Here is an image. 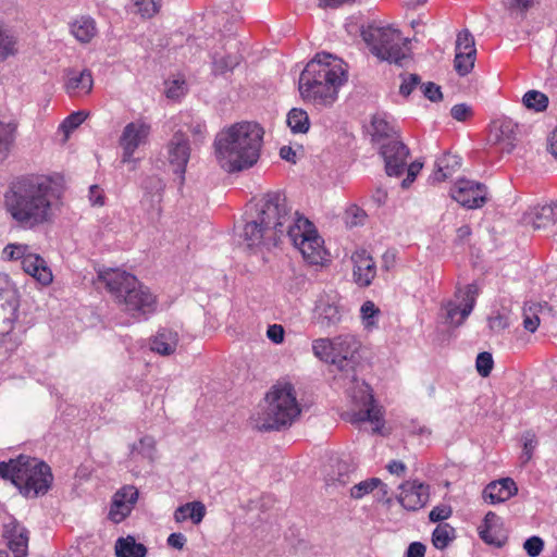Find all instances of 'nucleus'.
Listing matches in <instances>:
<instances>
[{
    "label": "nucleus",
    "instance_id": "f257e3e1",
    "mask_svg": "<svg viewBox=\"0 0 557 557\" xmlns=\"http://www.w3.org/2000/svg\"><path fill=\"white\" fill-rule=\"evenodd\" d=\"M60 195L47 176L28 175L13 181L4 193V209L14 225L30 231L51 224Z\"/></svg>",
    "mask_w": 557,
    "mask_h": 557
},
{
    "label": "nucleus",
    "instance_id": "f03ea898",
    "mask_svg": "<svg viewBox=\"0 0 557 557\" xmlns=\"http://www.w3.org/2000/svg\"><path fill=\"white\" fill-rule=\"evenodd\" d=\"M257 219L281 238L287 236L310 264L323 261V240L314 225L298 212L293 213L284 193L269 191L257 205Z\"/></svg>",
    "mask_w": 557,
    "mask_h": 557
},
{
    "label": "nucleus",
    "instance_id": "7ed1b4c3",
    "mask_svg": "<svg viewBox=\"0 0 557 557\" xmlns=\"http://www.w3.org/2000/svg\"><path fill=\"white\" fill-rule=\"evenodd\" d=\"M263 128L252 122H242L220 132L214 140L219 165L227 173L251 168L260 157Z\"/></svg>",
    "mask_w": 557,
    "mask_h": 557
},
{
    "label": "nucleus",
    "instance_id": "20e7f679",
    "mask_svg": "<svg viewBox=\"0 0 557 557\" xmlns=\"http://www.w3.org/2000/svg\"><path fill=\"white\" fill-rule=\"evenodd\" d=\"M347 81L342 60L330 53H317L301 72L298 89L301 98L315 107H330L338 97V89Z\"/></svg>",
    "mask_w": 557,
    "mask_h": 557
},
{
    "label": "nucleus",
    "instance_id": "39448f33",
    "mask_svg": "<svg viewBox=\"0 0 557 557\" xmlns=\"http://www.w3.org/2000/svg\"><path fill=\"white\" fill-rule=\"evenodd\" d=\"M114 302L133 318H146L157 310V297L135 275L120 269L98 272Z\"/></svg>",
    "mask_w": 557,
    "mask_h": 557
},
{
    "label": "nucleus",
    "instance_id": "423d86ee",
    "mask_svg": "<svg viewBox=\"0 0 557 557\" xmlns=\"http://www.w3.org/2000/svg\"><path fill=\"white\" fill-rule=\"evenodd\" d=\"M0 476L11 480L26 497L45 495L53 481L51 468L45 461L25 455L0 462Z\"/></svg>",
    "mask_w": 557,
    "mask_h": 557
},
{
    "label": "nucleus",
    "instance_id": "0eeeda50",
    "mask_svg": "<svg viewBox=\"0 0 557 557\" xmlns=\"http://www.w3.org/2000/svg\"><path fill=\"white\" fill-rule=\"evenodd\" d=\"M265 400L268 403L265 417L260 425L263 431L288 426L300 414L301 410L296 399L295 388L290 383L274 385L267 394Z\"/></svg>",
    "mask_w": 557,
    "mask_h": 557
},
{
    "label": "nucleus",
    "instance_id": "6e6552de",
    "mask_svg": "<svg viewBox=\"0 0 557 557\" xmlns=\"http://www.w3.org/2000/svg\"><path fill=\"white\" fill-rule=\"evenodd\" d=\"M370 51L381 61L401 64L407 57V39L399 30L389 26L369 25L361 30Z\"/></svg>",
    "mask_w": 557,
    "mask_h": 557
},
{
    "label": "nucleus",
    "instance_id": "1a4fd4ad",
    "mask_svg": "<svg viewBox=\"0 0 557 557\" xmlns=\"http://www.w3.org/2000/svg\"><path fill=\"white\" fill-rule=\"evenodd\" d=\"M20 295L9 275L0 272V334L12 332L18 318Z\"/></svg>",
    "mask_w": 557,
    "mask_h": 557
},
{
    "label": "nucleus",
    "instance_id": "9d476101",
    "mask_svg": "<svg viewBox=\"0 0 557 557\" xmlns=\"http://www.w3.org/2000/svg\"><path fill=\"white\" fill-rule=\"evenodd\" d=\"M352 403L356 409L351 412L350 421L372 422L375 424L374 431L379 432L382 426V410L374 400L372 391L368 384L362 383L352 394Z\"/></svg>",
    "mask_w": 557,
    "mask_h": 557
},
{
    "label": "nucleus",
    "instance_id": "9b49d317",
    "mask_svg": "<svg viewBox=\"0 0 557 557\" xmlns=\"http://www.w3.org/2000/svg\"><path fill=\"white\" fill-rule=\"evenodd\" d=\"M151 127L144 121H135L126 124L120 137V146L123 150L122 162L135 163L134 153L137 148L148 141Z\"/></svg>",
    "mask_w": 557,
    "mask_h": 557
},
{
    "label": "nucleus",
    "instance_id": "f8f14e48",
    "mask_svg": "<svg viewBox=\"0 0 557 557\" xmlns=\"http://www.w3.org/2000/svg\"><path fill=\"white\" fill-rule=\"evenodd\" d=\"M317 324L323 329L336 327L345 318V309L339 304L336 293H324L320 295L314 308Z\"/></svg>",
    "mask_w": 557,
    "mask_h": 557
},
{
    "label": "nucleus",
    "instance_id": "ddd939ff",
    "mask_svg": "<svg viewBox=\"0 0 557 557\" xmlns=\"http://www.w3.org/2000/svg\"><path fill=\"white\" fill-rule=\"evenodd\" d=\"M450 195L454 200L468 209L481 208L487 201L486 186L467 178L458 180L450 189Z\"/></svg>",
    "mask_w": 557,
    "mask_h": 557
},
{
    "label": "nucleus",
    "instance_id": "4468645a",
    "mask_svg": "<svg viewBox=\"0 0 557 557\" xmlns=\"http://www.w3.org/2000/svg\"><path fill=\"white\" fill-rule=\"evenodd\" d=\"M380 153L385 162V172L388 176H400L409 157V148L398 138L382 144Z\"/></svg>",
    "mask_w": 557,
    "mask_h": 557
},
{
    "label": "nucleus",
    "instance_id": "2eb2a0df",
    "mask_svg": "<svg viewBox=\"0 0 557 557\" xmlns=\"http://www.w3.org/2000/svg\"><path fill=\"white\" fill-rule=\"evenodd\" d=\"M243 238L248 248L267 250L277 246L281 240L275 231L265 227L257 218L245 224Z\"/></svg>",
    "mask_w": 557,
    "mask_h": 557
},
{
    "label": "nucleus",
    "instance_id": "dca6fc26",
    "mask_svg": "<svg viewBox=\"0 0 557 557\" xmlns=\"http://www.w3.org/2000/svg\"><path fill=\"white\" fill-rule=\"evenodd\" d=\"M189 158L190 146L188 137L182 131H177L173 134L168 144V159L170 164L173 166L174 173L180 175L181 183L184 182V174Z\"/></svg>",
    "mask_w": 557,
    "mask_h": 557
},
{
    "label": "nucleus",
    "instance_id": "f3484780",
    "mask_svg": "<svg viewBox=\"0 0 557 557\" xmlns=\"http://www.w3.org/2000/svg\"><path fill=\"white\" fill-rule=\"evenodd\" d=\"M488 141L502 152L510 153L518 141V124L509 117L495 121L492 125Z\"/></svg>",
    "mask_w": 557,
    "mask_h": 557
},
{
    "label": "nucleus",
    "instance_id": "a211bd4d",
    "mask_svg": "<svg viewBox=\"0 0 557 557\" xmlns=\"http://www.w3.org/2000/svg\"><path fill=\"white\" fill-rule=\"evenodd\" d=\"M478 294L479 288L476 284H468L466 286V290L462 294L461 301L459 304L449 301L445 307L446 321L454 326L461 325L468 315L472 312Z\"/></svg>",
    "mask_w": 557,
    "mask_h": 557
},
{
    "label": "nucleus",
    "instance_id": "6ab92c4d",
    "mask_svg": "<svg viewBox=\"0 0 557 557\" xmlns=\"http://www.w3.org/2000/svg\"><path fill=\"white\" fill-rule=\"evenodd\" d=\"M398 502L407 510H419L430 498V486L419 481H407L400 485Z\"/></svg>",
    "mask_w": 557,
    "mask_h": 557
},
{
    "label": "nucleus",
    "instance_id": "aec40b11",
    "mask_svg": "<svg viewBox=\"0 0 557 557\" xmlns=\"http://www.w3.org/2000/svg\"><path fill=\"white\" fill-rule=\"evenodd\" d=\"M138 499V491L133 485L123 486L112 499L108 518L114 522H122L132 511Z\"/></svg>",
    "mask_w": 557,
    "mask_h": 557
},
{
    "label": "nucleus",
    "instance_id": "412c9836",
    "mask_svg": "<svg viewBox=\"0 0 557 557\" xmlns=\"http://www.w3.org/2000/svg\"><path fill=\"white\" fill-rule=\"evenodd\" d=\"M360 348V342L356 336L350 334L339 335L335 337L334 359L335 366L341 371L352 369L355 364L356 354Z\"/></svg>",
    "mask_w": 557,
    "mask_h": 557
},
{
    "label": "nucleus",
    "instance_id": "4be33fe9",
    "mask_svg": "<svg viewBox=\"0 0 557 557\" xmlns=\"http://www.w3.org/2000/svg\"><path fill=\"white\" fill-rule=\"evenodd\" d=\"M3 536L12 557H27L28 531L25 527L12 520L3 525Z\"/></svg>",
    "mask_w": 557,
    "mask_h": 557
},
{
    "label": "nucleus",
    "instance_id": "5701e85b",
    "mask_svg": "<svg viewBox=\"0 0 557 557\" xmlns=\"http://www.w3.org/2000/svg\"><path fill=\"white\" fill-rule=\"evenodd\" d=\"M480 537L487 544L502 547L507 541V532L503 528L502 519L493 511H488L479 527Z\"/></svg>",
    "mask_w": 557,
    "mask_h": 557
},
{
    "label": "nucleus",
    "instance_id": "b1692460",
    "mask_svg": "<svg viewBox=\"0 0 557 557\" xmlns=\"http://www.w3.org/2000/svg\"><path fill=\"white\" fill-rule=\"evenodd\" d=\"M94 78L90 70L84 69L76 71L70 69L66 71L65 91L71 97L88 95L92 90Z\"/></svg>",
    "mask_w": 557,
    "mask_h": 557
},
{
    "label": "nucleus",
    "instance_id": "393cba45",
    "mask_svg": "<svg viewBox=\"0 0 557 557\" xmlns=\"http://www.w3.org/2000/svg\"><path fill=\"white\" fill-rule=\"evenodd\" d=\"M517 484L510 478H504L488 483L483 490V498L490 504L504 503L516 495Z\"/></svg>",
    "mask_w": 557,
    "mask_h": 557
},
{
    "label": "nucleus",
    "instance_id": "a878e982",
    "mask_svg": "<svg viewBox=\"0 0 557 557\" xmlns=\"http://www.w3.org/2000/svg\"><path fill=\"white\" fill-rule=\"evenodd\" d=\"M352 261L355 263V282L362 287L369 286L376 274V267L372 257L366 250H362L352 256Z\"/></svg>",
    "mask_w": 557,
    "mask_h": 557
},
{
    "label": "nucleus",
    "instance_id": "bb28decb",
    "mask_svg": "<svg viewBox=\"0 0 557 557\" xmlns=\"http://www.w3.org/2000/svg\"><path fill=\"white\" fill-rule=\"evenodd\" d=\"M25 273L33 276L42 285H49L52 282V273L46 261L37 253H29L21 263Z\"/></svg>",
    "mask_w": 557,
    "mask_h": 557
},
{
    "label": "nucleus",
    "instance_id": "cd10ccee",
    "mask_svg": "<svg viewBox=\"0 0 557 557\" xmlns=\"http://www.w3.org/2000/svg\"><path fill=\"white\" fill-rule=\"evenodd\" d=\"M178 344V334L170 329H161L152 338L150 348L162 356L172 355Z\"/></svg>",
    "mask_w": 557,
    "mask_h": 557
},
{
    "label": "nucleus",
    "instance_id": "c85d7f7f",
    "mask_svg": "<svg viewBox=\"0 0 557 557\" xmlns=\"http://www.w3.org/2000/svg\"><path fill=\"white\" fill-rule=\"evenodd\" d=\"M141 187L145 190L143 202L151 209H156L161 202L165 184L159 176L151 175L143 181Z\"/></svg>",
    "mask_w": 557,
    "mask_h": 557
},
{
    "label": "nucleus",
    "instance_id": "c756f323",
    "mask_svg": "<svg viewBox=\"0 0 557 557\" xmlns=\"http://www.w3.org/2000/svg\"><path fill=\"white\" fill-rule=\"evenodd\" d=\"M461 165V160L458 156L444 153L435 162V170L431 176L433 182H443L450 177L454 172Z\"/></svg>",
    "mask_w": 557,
    "mask_h": 557
},
{
    "label": "nucleus",
    "instance_id": "7c9ffc66",
    "mask_svg": "<svg viewBox=\"0 0 557 557\" xmlns=\"http://www.w3.org/2000/svg\"><path fill=\"white\" fill-rule=\"evenodd\" d=\"M206 515V507L201 502L186 503L174 511V520L182 523L190 519L194 524H199Z\"/></svg>",
    "mask_w": 557,
    "mask_h": 557
},
{
    "label": "nucleus",
    "instance_id": "2f4dec72",
    "mask_svg": "<svg viewBox=\"0 0 557 557\" xmlns=\"http://www.w3.org/2000/svg\"><path fill=\"white\" fill-rule=\"evenodd\" d=\"M156 442L151 436H144L137 444L131 446L129 459L138 461L145 459L148 462H153L156 457Z\"/></svg>",
    "mask_w": 557,
    "mask_h": 557
},
{
    "label": "nucleus",
    "instance_id": "473e14b6",
    "mask_svg": "<svg viewBox=\"0 0 557 557\" xmlns=\"http://www.w3.org/2000/svg\"><path fill=\"white\" fill-rule=\"evenodd\" d=\"M71 33L81 42H89L97 34L96 23L92 18L82 16L71 24Z\"/></svg>",
    "mask_w": 557,
    "mask_h": 557
},
{
    "label": "nucleus",
    "instance_id": "72a5a7b5",
    "mask_svg": "<svg viewBox=\"0 0 557 557\" xmlns=\"http://www.w3.org/2000/svg\"><path fill=\"white\" fill-rule=\"evenodd\" d=\"M115 554L116 557H145L147 548L133 536L120 537L115 543Z\"/></svg>",
    "mask_w": 557,
    "mask_h": 557
},
{
    "label": "nucleus",
    "instance_id": "f704fd0d",
    "mask_svg": "<svg viewBox=\"0 0 557 557\" xmlns=\"http://www.w3.org/2000/svg\"><path fill=\"white\" fill-rule=\"evenodd\" d=\"M543 309L550 310L552 308L547 302H525L523 306V327L534 333L540 325V317L539 313L543 311Z\"/></svg>",
    "mask_w": 557,
    "mask_h": 557
},
{
    "label": "nucleus",
    "instance_id": "c9c22d12",
    "mask_svg": "<svg viewBox=\"0 0 557 557\" xmlns=\"http://www.w3.org/2000/svg\"><path fill=\"white\" fill-rule=\"evenodd\" d=\"M372 127V139L379 141L383 138H391L394 135H397V131L394 125H392L385 116L381 114H375L371 121Z\"/></svg>",
    "mask_w": 557,
    "mask_h": 557
},
{
    "label": "nucleus",
    "instance_id": "e433bc0d",
    "mask_svg": "<svg viewBox=\"0 0 557 557\" xmlns=\"http://www.w3.org/2000/svg\"><path fill=\"white\" fill-rule=\"evenodd\" d=\"M334 345L335 337L330 338H318L312 342L313 355L324 362H329L335 366L334 359Z\"/></svg>",
    "mask_w": 557,
    "mask_h": 557
},
{
    "label": "nucleus",
    "instance_id": "4c0bfd02",
    "mask_svg": "<svg viewBox=\"0 0 557 557\" xmlns=\"http://www.w3.org/2000/svg\"><path fill=\"white\" fill-rule=\"evenodd\" d=\"M287 124L293 133H307L310 127L308 113L302 109H292L287 114Z\"/></svg>",
    "mask_w": 557,
    "mask_h": 557
},
{
    "label": "nucleus",
    "instance_id": "58836bf2",
    "mask_svg": "<svg viewBox=\"0 0 557 557\" xmlns=\"http://www.w3.org/2000/svg\"><path fill=\"white\" fill-rule=\"evenodd\" d=\"M379 486L381 487L383 495H385L387 493L386 484L382 483L377 478H372L354 485L350 490V496L356 499L362 498L366 494L372 492Z\"/></svg>",
    "mask_w": 557,
    "mask_h": 557
},
{
    "label": "nucleus",
    "instance_id": "ea45409f",
    "mask_svg": "<svg viewBox=\"0 0 557 557\" xmlns=\"http://www.w3.org/2000/svg\"><path fill=\"white\" fill-rule=\"evenodd\" d=\"M522 102L528 109L542 112L546 110L548 106V98L539 90H529L524 94Z\"/></svg>",
    "mask_w": 557,
    "mask_h": 557
},
{
    "label": "nucleus",
    "instance_id": "a19ab883",
    "mask_svg": "<svg viewBox=\"0 0 557 557\" xmlns=\"http://www.w3.org/2000/svg\"><path fill=\"white\" fill-rule=\"evenodd\" d=\"M476 53L457 52L455 54L454 67L460 76L468 75L474 67Z\"/></svg>",
    "mask_w": 557,
    "mask_h": 557
},
{
    "label": "nucleus",
    "instance_id": "79ce46f5",
    "mask_svg": "<svg viewBox=\"0 0 557 557\" xmlns=\"http://www.w3.org/2000/svg\"><path fill=\"white\" fill-rule=\"evenodd\" d=\"M239 62V57L235 54H227L220 58L214 57L212 61V71L215 75H223L233 71Z\"/></svg>",
    "mask_w": 557,
    "mask_h": 557
},
{
    "label": "nucleus",
    "instance_id": "37998d69",
    "mask_svg": "<svg viewBox=\"0 0 557 557\" xmlns=\"http://www.w3.org/2000/svg\"><path fill=\"white\" fill-rule=\"evenodd\" d=\"M16 125L0 122V154H7L15 140Z\"/></svg>",
    "mask_w": 557,
    "mask_h": 557
},
{
    "label": "nucleus",
    "instance_id": "c03bdc74",
    "mask_svg": "<svg viewBox=\"0 0 557 557\" xmlns=\"http://www.w3.org/2000/svg\"><path fill=\"white\" fill-rule=\"evenodd\" d=\"M32 253L29 247L24 244H8L2 250V258L8 261L20 260Z\"/></svg>",
    "mask_w": 557,
    "mask_h": 557
},
{
    "label": "nucleus",
    "instance_id": "a18cd8bd",
    "mask_svg": "<svg viewBox=\"0 0 557 557\" xmlns=\"http://www.w3.org/2000/svg\"><path fill=\"white\" fill-rule=\"evenodd\" d=\"M534 228H541L548 223H555L556 216L554 215V208L552 209L548 205L534 208Z\"/></svg>",
    "mask_w": 557,
    "mask_h": 557
},
{
    "label": "nucleus",
    "instance_id": "49530a36",
    "mask_svg": "<svg viewBox=\"0 0 557 557\" xmlns=\"http://www.w3.org/2000/svg\"><path fill=\"white\" fill-rule=\"evenodd\" d=\"M457 52L476 53L475 40L469 29H462L457 34L456 53Z\"/></svg>",
    "mask_w": 557,
    "mask_h": 557
},
{
    "label": "nucleus",
    "instance_id": "de8ad7c7",
    "mask_svg": "<svg viewBox=\"0 0 557 557\" xmlns=\"http://www.w3.org/2000/svg\"><path fill=\"white\" fill-rule=\"evenodd\" d=\"M450 531H453V529H450L448 524H440L435 528L432 534V543L437 549H444L448 546L451 541L449 535Z\"/></svg>",
    "mask_w": 557,
    "mask_h": 557
},
{
    "label": "nucleus",
    "instance_id": "09e8293b",
    "mask_svg": "<svg viewBox=\"0 0 557 557\" xmlns=\"http://www.w3.org/2000/svg\"><path fill=\"white\" fill-rule=\"evenodd\" d=\"M493 366H494V361H493L492 354H490L487 351H483L478 355L476 360H475V367H476L478 373L482 377H487L491 374Z\"/></svg>",
    "mask_w": 557,
    "mask_h": 557
},
{
    "label": "nucleus",
    "instance_id": "8fccbe9b",
    "mask_svg": "<svg viewBox=\"0 0 557 557\" xmlns=\"http://www.w3.org/2000/svg\"><path fill=\"white\" fill-rule=\"evenodd\" d=\"M14 38L0 27V60H5L9 55L14 54Z\"/></svg>",
    "mask_w": 557,
    "mask_h": 557
},
{
    "label": "nucleus",
    "instance_id": "3c124183",
    "mask_svg": "<svg viewBox=\"0 0 557 557\" xmlns=\"http://www.w3.org/2000/svg\"><path fill=\"white\" fill-rule=\"evenodd\" d=\"M135 5L141 16L151 17L158 13L161 3L160 0H135Z\"/></svg>",
    "mask_w": 557,
    "mask_h": 557
},
{
    "label": "nucleus",
    "instance_id": "603ef678",
    "mask_svg": "<svg viewBox=\"0 0 557 557\" xmlns=\"http://www.w3.org/2000/svg\"><path fill=\"white\" fill-rule=\"evenodd\" d=\"M509 318L508 315L496 312L495 314L488 318V327L492 332L498 334L506 330L509 326Z\"/></svg>",
    "mask_w": 557,
    "mask_h": 557
},
{
    "label": "nucleus",
    "instance_id": "864d4df0",
    "mask_svg": "<svg viewBox=\"0 0 557 557\" xmlns=\"http://www.w3.org/2000/svg\"><path fill=\"white\" fill-rule=\"evenodd\" d=\"M417 86H421V78L418 74L404 76L399 87V94L404 97H408Z\"/></svg>",
    "mask_w": 557,
    "mask_h": 557
},
{
    "label": "nucleus",
    "instance_id": "5fc2aeb1",
    "mask_svg": "<svg viewBox=\"0 0 557 557\" xmlns=\"http://www.w3.org/2000/svg\"><path fill=\"white\" fill-rule=\"evenodd\" d=\"M87 117V113L84 111H77L70 114L61 124V127L64 128L66 133L74 131L77 128Z\"/></svg>",
    "mask_w": 557,
    "mask_h": 557
},
{
    "label": "nucleus",
    "instance_id": "6e6d98bb",
    "mask_svg": "<svg viewBox=\"0 0 557 557\" xmlns=\"http://www.w3.org/2000/svg\"><path fill=\"white\" fill-rule=\"evenodd\" d=\"M523 548L530 557H537L544 548V541L540 536H531L524 542Z\"/></svg>",
    "mask_w": 557,
    "mask_h": 557
},
{
    "label": "nucleus",
    "instance_id": "4d7b16f0",
    "mask_svg": "<svg viewBox=\"0 0 557 557\" xmlns=\"http://www.w3.org/2000/svg\"><path fill=\"white\" fill-rule=\"evenodd\" d=\"M420 89L423 96L432 102L440 101L443 98L441 87L435 83L429 82L425 84L421 83Z\"/></svg>",
    "mask_w": 557,
    "mask_h": 557
},
{
    "label": "nucleus",
    "instance_id": "13d9d810",
    "mask_svg": "<svg viewBox=\"0 0 557 557\" xmlns=\"http://www.w3.org/2000/svg\"><path fill=\"white\" fill-rule=\"evenodd\" d=\"M453 513L450 506L440 505L435 506L429 513V519L432 522H440L448 519Z\"/></svg>",
    "mask_w": 557,
    "mask_h": 557
},
{
    "label": "nucleus",
    "instance_id": "bf43d9fd",
    "mask_svg": "<svg viewBox=\"0 0 557 557\" xmlns=\"http://www.w3.org/2000/svg\"><path fill=\"white\" fill-rule=\"evenodd\" d=\"M422 166L423 164L419 161H413L408 165L407 177L401 182L404 188H408L413 183Z\"/></svg>",
    "mask_w": 557,
    "mask_h": 557
},
{
    "label": "nucleus",
    "instance_id": "052dcab7",
    "mask_svg": "<svg viewBox=\"0 0 557 557\" xmlns=\"http://www.w3.org/2000/svg\"><path fill=\"white\" fill-rule=\"evenodd\" d=\"M450 114L457 121H466L472 114V110L466 103H458L451 108Z\"/></svg>",
    "mask_w": 557,
    "mask_h": 557
},
{
    "label": "nucleus",
    "instance_id": "680f3d73",
    "mask_svg": "<svg viewBox=\"0 0 557 557\" xmlns=\"http://www.w3.org/2000/svg\"><path fill=\"white\" fill-rule=\"evenodd\" d=\"M284 329L280 324H273L268 327L267 336L274 344H281L284 341Z\"/></svg>",
    "mask_w": 557,
    "mask_h": 557
},
{
    "label": "nucleus",
    "instance_id": "e2e57ef3",
    "mask_svg": "<svg viewBox=\"0 0 557 557\" xmlns=\"http://www.w3.org/2000/svg\"><path fill=\"white\" fill-rule=\"evenodd\" d=\"M523 455L525 456V460H530L531 457H532V453L534 450V448L536 447V438H535V435L534 434H531V433H527L524 436H523Z\"/></svg>",
    "mask_w": 557,
    "mask_h": 557
},
{
    "label": "nucleus",
    "instance_id": "0e129e2a",
    "mask_svg": "<svg viewBox=\"0 0 557 557\" xmlns=\"http://www.w3.org/2000/svg\"><path fill=\"white\" fill-rule=\"evenodd\" d=\"M102 190L97 185L89 188V200L92 206H102L104 203Z\"/></svg>",
    "mask_w": 557,
    "mask_h": 557
},
{
    "label": "nucleus",
    "instance_id": "69168bd1",
    "mask_svg": "<svg viewBox=\"0 0 557 557\" xmlns=\"http://www.w3.org/2000/svg\"><path fill=\"white\" fill-rule=\"evenodd\" d=\"M166 542L169 546L176 549H182L186 544V537L182 533H171Z\"/></svg>",
    "mask_w": 557,
    "mask_h": 557
},
{
    "label": "nucleus",
    "instance_id": "338daca9",
    "mask_svg": "<svg viewBox=\"0 0 557 557\" xmlns=\"http://www.w3.org/2000/svg\"><path fill=\"white\" fill-rule=\"evenodd\" d=\"M386 469L391 474L404 476L406 472V465L399 460H392L387 463Z\"/></svg>",
    "mask_w": 557,
    "mask_h": 557
},
{
    "label": "nucleus",
    "instance_id": "774afa93",
    "mask_svg": "<svg viewBox=\"0 0 557 557\" xmlns=\"http://www.w3.org/2000/svg\"><path fill=\"white\" fill-rule=\"evenodd\" d=\"M425 545L420 542H413L409 545L406 556L407 557H424Z\"/></svg>",
    "mask_w": 557,
    "mask_h": 557
}]
</instances>
